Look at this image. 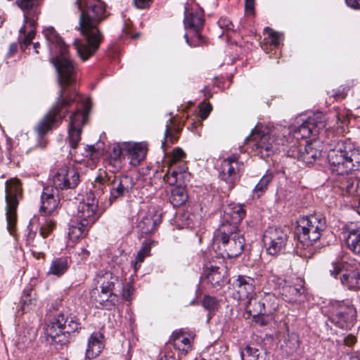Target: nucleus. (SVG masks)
<instances>
[{"instance_id": "obj_1", "label": "nucleus", "mask_w": 360, "mask_h": 360, "mask_svg": "<svg viewBox=\"0 0 360 360\" xmlns=\"http://www.w3.org/2000/svg\"><path fill=\"white\" fill-rule=\"evenodd\" d=\"M43 32L50 52L56 54L50 60L58 73L59 95L51 112L40 124V130H42L49 119H53L55 121L61 120L64 116L60 112L61 108L70 104L77 96L75 88L71 86L72 82L77 80V68L75 63L68 56L66 44L53 27H46Z\"/></svg>"}, {"instance_id": "obj_2", "label": "nucleus", "mask_w": 360, "mask_h": 360, "mask_svg": "<svg viewBox=\"0 0 360 360\" xmlns=\"http://www.w3.org/2000/svg\"><path fill=\"white\" fill-rule=\"evenodd\" d=\"M76 4L80 11L78 30L85 41L75 39L73 45L79 58L86 60L98 50L103 40L98 26L108 14L105 4L101 0H77Z\"/></svg>"}, {"instance_id": "obj_3", "label": "nucleus", "mask_w": 360, "mask_h": 360, "mask_svg": "<svg viewBox=\"0 0 360 360\" xmlns=\"http://www.w3.org/2000/svg\"><path fill=\"white\" fill-rule=\"evenodd\" d=\"M173 119L170 117L169 123L166 125L165 140L162 143V148L165 152L162 165L167 167L163 180L170 186L177 185L171 191L169 201L174 207H179L188 200V195L183 186L189 181L191 174L188 172V166L185 161L186 154L181 148H175L172 152H167V149L176 140L174 135Z\"/></svg>"}, {"instance_id": "obj_4", "label": "nucleus", "mask_w": 360, "mask_h": 360, "mask_svg": "<svg viewBox=\"0 0 360 360\" xmlns=\"http://www.w3.org/2000/svg\"><path fill=\"white\" fill-rule=\"evenodd\" d=\"M76 80L72 82L71 86L75 88L77 96L74 101H72L70 104H68L67 106H64L61 108L60 112L64 115V116L61 118L60 120H53V119L47 120L46 124L43 127L42 130L39 129V125L40 124L45 120L47 115L51 112L52 108H53V105L56 103L59 93L58 94V96L56 99V101L52 105L51 108H50L49 111L44 115V117L38 122L37 127H36V131L39 136V144L38 146L44 148L46 147L47 144V140L44 139V136L49 131H51L56 126H57L58 124L60 123L62 120L65 117L68 112V108L74 103H81L82 107L84 108L83 110L78 108L75 112H74L70 117V122H69V127H77V128H82L83 125L85 124L87 117H88V113L89 110L90 109V105L88 101H84L83 97L78 94L77 91L75 84Z\"/></svg>"}, {"instance_id": "obj_5", "label": "nucleus", "mask_w": 360, "mask_h": 360, "mask_svg": "<svg viewBox=\"0 0 360 360\" xmlns=\"http://www.w3.org/2000/svg\"><path fill=\"white\" fill-rule=\"evenodd\" d=\"M328 160L331 172L342 177L360 170V150L350 141L338 143L328 152Z\"/></svg>"}, {"instance_id": "obj_6", "label": "nucleus", "mask_w": 360, "mask_h": 360, "mask_svg": "<svg viewBox=\"0 0 360 360\" xmlns=\"http://www.w3.org/2000/svg\"><path fill=\"white\" fill-rule=\"evenodd\" d=\"M297 223L298 248L304 250L309 248L308 252L303 255L310 257L314 252L312 248L314 243L320 238L326 227V219L320 214H314L300 217Z\"/></svg>"}, {"instance_id": "obj_7", "label": "nucleus", "mask_w": 360, "mask_h": 360, "mask_svg": "<svg viewBox=\"0 0 360 360\" xmlns=\"http://www.w3.org/2000/svg\"><path fill=\"white\" fill-rule=\"evenodd\" d=\"M330 276L340 281L349 290H360V262L354 259L335 261L326 266Z\"/></svg>"}, {"instance_id": "obj_8", "label": "nucleus", "mask_w": 360, "mask_h": 360, "mask_svg": "<svg viewBox=\"0 0 360 360\" xmlns=\"http://www.w3.org/2000/svg\"><path fill=\"white\" fill-rule=\"evenodd\" d=\"M214 240L219 244V249L223 251V257L229 258L240 255L245 245L244 237L234 226H219L214 233Z\"/></svg>"}, {"instance_id": "obj_9", "label": "nucleus", "mask_w": 360, "mask_h": 360, "mask_svg": "<svg viewBox=\"0 0 360 360\" xmlns=\"http://www.w3.org/2000/svg\"><path fill=\"white\" fill-rule=\"evenodd\" d=\"M278 127L270 131L266 128L258 129L256 127L252 131V134L245 139V143L254 141L261 153L263 151L265 152L262 155L269 156L271 153L280 150V139L282 136L277 131Z\"/></svg>"}, {"instance_id": "obj_10", "label": "nucleus", "mask_w": 360, "mask_h": 360, "mask_svg": "<svg viewBox=\"0 0 360 360\" xmlns=\"http://www.w3.org/2000/svg\"><path fill=\"white\" fill-rule=\"evenodd\" d=\"M5 193L7 229L9 233L13 235L16 230L18 198L22 194L20 180L18 179L7 180L6 181Z\"/></svg>"}, {"instance_id": "obj_11", "label": "nucleus", "mask_w": 360, "mask_h": 360, "mask_svg": "<svg viewBox=\"0 0 360 360\" xmlns=\"http://www.w3.org/2000/svg\"><path fill=\"white\" fill-rule=\"evenodd\" d=\"M41 205L40 207V212L44 214V221L40 224L39 233L43 238H47L51 231L53 230L56 223L51 219H46L45 216L53 213L58 207L59 200L55 197L54 191L51 188H44V191L41 195Z\"/></svg>"}, {"instance_id": "obj_12", "label": "nucleus", "mask_w": 360, "mask_h": 360, "mask_svg": "<svg viewBox=\"0 0 360 360\" xmlns=\"http://www.w3.org/2000/svg\"><path fill=\"white\" fill-rule=\"evenodd\" d=\"M331 321L342 329H349L356 316V310L349 300L332 302Z\"/></svg>"}, {"instance_id": "obj_13", "label": "nucleus", "mask_w": 360, "mask_h": 360, "mask_svg": "<svg viewBox=\"0 0 360 360\" xmlns=\"http://www.w3.org/2000/svg\"><path fill=\"white\" fill-rule=\"evenodd\" d=\"M288 241L287 231L279 227L268 228L263 236V242L266 252L271 255H276L284 252Z\"/></svg>"}, {"instance_id": "obj_14", "label": "nucleus", "mask_w": 360, "mask_h": 360, "mask_svg": "<svg viewBox=\"0 0 360 360\" xmlns=\"http://www.w3.org/2000/svg\"><path fill=\"white\" fill-rule=\"evenodd\" d=\"M52 181L56 190L72 189L79 182V173L75 168L63 165L54 172Z\"/></svg>"}, {"instance_id": "obj_15", "label": "nucleus", "mask_w": 360, "mask_h": 360, "mask_svg": "<svg viewBox=\"0 0 360 360\" xmlns=\"http://www.w3.org/2000/svg\"><path fill=\"white\" fill-rule=\"evenodd\" d=\"M243 164L238 161V155L233 154L221 162L220 178L228 185L229 191H231L240 179V171Z\"/></svg>"}, {"instance_id": "obj_16", "label": "nucleus", "mask_w": 360, "mask_h": 360, "mask_svg": "<svg viewBox=\"0 0 360 360\" xmlns=\"http://www.w3.org/2000/svg\"><path fill=\"white\" fill-rule=\"evenodd\" d=\"M134 186L133 179L127 175L116 176L110 174V179H108L110 203L111 204L130 193Z\"/></svg>"}, {"instance_id": "obj_17", "label": "nucleus", "mask_w": 360, "mask_h": 360, "mask_svg": "<svg viewBox=\"0 0 360 360\" xmlns=\"http://www.w3.org/2000/svg\"><path fill=\"white\" fill-rule=\"evenodd\" d=\"M326 127V118L322 114L309 117L301 125L292 131V136L297 140L307 139L310 136L318 135Z\"/></svg>"}, {"instance_id": "obj_18", "label": "nucleus", "mask_w": 360, "mask_h": 360, "mask_svg": "<svg viewBox=\"0 0 360 360\" xmlns=\"http://www.w3.org/2000/svg\"><path fill=\"white\" fill-rule=\"evenodd\" d=\"M195 337V333L189 330L184 328L176 330L166 344V349L172 350L171 347H173L181 354L186 355L192 350Z\"/></svg>"}, {"instance_id": "obj_19", "label": "nucleus", "mask_w": 360, "mask_h": 360, "mask_svg": "<svg viewBox=\"0 0 360 360\" xmlns=\"http://www.w3.org/2000/svg\"><path fill=\"white\" fill-rule=\"evenodd\" d=\"M277 131L282 136L280 139V150L278 151L283 152L288 157L299 160L303 145L299 140L292 136V130L290 128L279 125Z\"/></svg>"}, {"instance_id": "obj_20", "label": "nucleus", "mask_w": 360, "mask_h": 360, "mask_svg": "<svg viewBox=\"0 0 360 360\" xmlns=\"http://www.w3.org/2000/svg\"><path fill=\"white\" fill-rule=\"evenodd\" d=\"M77 219L91 226L98 219V200L95 198L87 197L86 200L80 202L77 207Z\"/></svg>"}, {"instance_id": "obj_21", "label": "nucleus", "mask_w": 360, "mask_h": 360, "mask_svg": "<svg viewBox=\"0 0 360 360\" xmlns=\"http://www.w3.org/2000/svg\"><path fill=\"white\" fill-rule=\"evenodd\" d=\"M91 302L96 308L111 309L119 301L118 296L115 292H110L96 287L90 293Z\"/></svg>"}, {"instance_id": "obj_22", "label": "nucleus", "mask_w": 360, "mask_h": 360, "mask_svg": "<svg viewBox=\"0 0 360 360\" xmlns=\"http://www.w3.org/2000/svg\"><path fill=\"white\" fill-rule=\"evenodd\" d=\"M223 220L220 226H234L235 230L238 231V225L245 216V210L241 205L231 204L224 211Z\"/></svg>"}, {"instance_id": "obj_23", "label": "nucleus", "mask_w": 360, "mask_h": 360, "mask_svg": "<svg viewBox=\"0 0 360 360\" xmlns=\"http://www.w3.org/2000/svg\"><path fill=\"white\" fill-rule=\"evenodd\" d=\"M233 286L236 291L238 300L250 299L255 291V280L248 276L239 275L233 281Z\"/></svg>"}, {"instance_id": "obj_24", "label": "nucleus", "mask_w": 360, "mask_h": 360, "mask_svg": "<svg viewBox=\"0 0 360 360\" xmlns=\"http://www.w3.org/2000/svg\"><path fill=\"white\" fill-rule=\"evenodd\" d=\"M124 154L134 166L138 165L146 155L147 148L143 143L124 142Z\"/></svg>"}, {"instance_id": "obj_25", "label": "nucleus", "mask_w": 360, "mask_h": 360, "mask_svg": "<svg viewBox=\"0 0 360 360\" xmlns=\"http://www.w3.org/2000/svg\"><path fill=\"white\" fill-rule=\"evenodd\" d=\"M226 274L224 268L211 265L204 269L203 276L211 287L221 288L226 283Z\"/></svg>"}, {"instance_id": "obj_26", "label": "nucleus", "mask_w": 360, "mask_h": 360, "mask_svg": "<svg viewBox=\"0 0 360 360\" xmlns=\"http://www.w3.org/2000/svg\"><path fill=\"white\" fill-rule=\"evenodd\" d=\"M57 324L63 328V332L65 333L68 342H70L71 334L78 332L81 328V324L77 317L72 315L59 313L56 316Z\"/></svg>"}, {"instance_id": "obj_27", "label": "nucleus", "mask_w": 360, "mask_h": 360, "mask_svg": "<svg viewBox=\"0 0 360 360\" xmlns=\"http://www.w3.org/2000/svg\"><path fill=\"white\" fill-rule=\"evenodd\" d=\"M282 283H284V285L281 288L279 292L284 299L290 302H297L305 292L302 280H297L296 283L292 284L281 280V284Z\"/></svg>"}, {"instance_id": "obj_28", "label": "nucleus", "mask_w": 360, "mask_h": 360, "mask_svg": "<svg viewBox=\"0 0 360 360\" xmlns=\"http://www.w3.org/2000/svg\"><path fill=\"white\" fill-rule=\"evenodd\" d=\"M185 28L191 29L193 31H200L204 24V13L200 8L186 9L184 17Z\"/></svg>"}, {"instance_id": "obj_29", "label": "nucleus", "mask_w": 360, "mask_h": 360, "mask_svg": "<svg viewBox=\"0 0 360 360\" xmlns=\"http://www.w3.org/2000/svg\"><path fill=\"white\" fill-rule=\"evenodd\" d=\"M45 333L47 339L53 344L64 345L68 343L65 333L63 332L62 327L57 324L56 316L47 324L45 328Z\"/></svg>"}, {"instance_id": "obj_30", "label": "nucleus", "mask_w": 360, "mask_h": 360, "mask_svg": "<svg viewBox=\"0 0 360 360\" xmlns=\"http://www.w3.org/2000/svg\"><path fill=\"white\" fill-rule=\"evenodd\" d=\"M104 335L101 332L93 333L88 340L86 357L93 359L97 357L104 348Z\"/></svg>"}, {"instance_id": "obj_31", "label": "nucleus", "mask_w": 360, "mask_h": 360, "mask_svg": "<svg viewBox=\"0 0 360 360\" xmlns=\"http://www.w3.org/2000/svg\"><path fill=\"white\" fill-rule=\"evenodd\" d=\"M94 281L96 285H98V288L110 292H114L113 290L115 289V286H120L122 284V281L118 276H114L110 271L98 273Z\"/></svg>"}, {"instance_id": "obj_32", "label": "nucleus", "mask_w": 360, "mask_h": 360, "mask_svg": "<svg viewBox=\"0 0 360 360\" xmlns=\"http://www.w3.org/2000/svg\"><path fill=\"white\" fill-rule=\"evenodd\" d=\"M258 306L260 307L259 312L263 311L264 315L271 316L278 308L279 300L274 294L264 293Z\"/></svg>"}, {"instance_id": "obj_33", "label": "nucleus", "mask_w": 360, "mask_h": 360, "mask_svg": "<svg viewBox=\"0 0 360 360\" xmlns=\"http://www.w3.org/2000/svg\"><path fill=\"white\" fill-rule=\"evenodd\" d=\"M346 243L350 250L360 255V226L352 224L347 229Z\"/></svg>"}, {"instance_id": "obj_34", "label": "nucleus", "mask_w": 360, "mask_h": 360, "mask_svg": "<svg viewBox=\"0 0 360 360\" xmlns=\"http://www.w3.org/2000/svg\"><path fill=\"white\" fill-rule=\"evenodd\" d=\"M340 181L341 188L345 190L349 195H360V176L354 172L342 177Z\"/></svg>"}, {"instance_id": "obj_35", "label": "nucleus", "mask_w": 360, "mask_h": 360, "mask_svg": "<svg viewBox=\"0 0 360 360\" xmlns=\"http://www.w3.org/2000/svg\"><path fill=\"white\" fill-rule=\"evenodd\" d=\"M321 155V150L317 148L313 143H307L303 145L299 160L307 165L313 164Z\"/></svg>"}, {"instance_id": "obj_36", "label": "nucleus", "mask_w": 360, "mask_h": 360, "mask_svg": "<svg viewBox=\"0 0 360 360\" xmlns=\"http://www.w3.org/2000/svg\"><path fill=\"white\" fill-rule=\"evenodd\" d=\"M108 179H110V174L104 173L103 175L101 174L97 176L93 183V191L89 193V197L91 198H100L106 191H108Z\"/></svg>"}, {"instance_id": "obj_37", "label": "nucleus", "mask_w": 360, "mask_h": 360, "mask_svg": "<svg viewBox=\"0 0 360 360\" xmlns=\"http://www.w3.org/2000/svg\"><path fill=\"white\" fill-rule=\"evenodd\" d=\"M300 347V342L297 335L295 333L288 334L284 336L281 348L283 353L290 356L295 353Z\"/></svg>"}, {"instance_id": "obj_38", "label": "nucleus", "mask_w": 360, "mask_h": 360, "mask_svg": "<svg viewBox=\"0 0 360 360\" xmlns=\"http://www.w3.org/2000/svg\"><path fill=\"white\" fill-rule=\"evenodd\" d=\"M200 304L208 312L207 321H209L219 309L220 301L214 296L205 295L200 300Z\"/></svg>"}, {"instance_id": "obj_39", "label": "nucleus", "mask_w": 360, "mask_h": 360, "mask_svg": "<svg viewBox=\"0 0 360 360\" xmlns=\"http://www.w3.org/2000/svg\"><path fill=\"white\" fill-rule=\"evenodd\" d=\"M69 266L70 259L68 257L56 258L51 262L48 274L60 277L68 271Z\"/></svg>"}, {"instance_id": "obj_40", "label": "nucleus", "mask_w": 360, "mask_h": 360, "mask_svg": "<svg viewBox=\"0 0 360 360\" xmlns=\"http://www.w3.org/2000/svg\"><path fill=\"white\" fill-rule=\"evenodd\" d=\"M155 243V240H152L150 239H146L143 242L141 249L137 252L135 261L133 262L134 269L135 271L140 268L144 259L150 255L151 248Z\"/></svg>"}, {"instance_id": "obj_41", "label": "nucleus", "mask_w": 360, "mask_h": 360, "mask_svg": "<svg viewBox=\"0 0 360 360\" xmlns=\"http://www.w3.org/2000/svg\"><path fill=\"white\" fill-rule=\"evenodd\" d=\"M158 223L155 216L147 215L144 217L138 224L137 227L142 234H150L155 231Z\"/></svg>"}, {"instance_id": "obj_42", "label": "nucleus", "mask_w": 360, "mask_h": 360, "mask_svg": "<svg viewBox=\"0 0 360 360\" xmlns=\"http://www.w3.org/2000/svg\"><path fill=\"white\" fill-rule=\"evenodd\" d=\"M194 215L188 212H178L174 222L179 229L190 228L193 226Z\"/></svg>"}, {"instance_id": "obj_43", "label": "nucleus", "mask_w": 360, "mask_h": 360, "mask_svg": "<svg viewBox=\"0 0 360 360\" xmlns=\"http://www.w3.org/2000/svg\"><path fill=\"white\" fill-rule=\"evenodd\" d=\"M36 302L32 288L25 289L20 302L22 310L25 312L32 309L36 305Z\"/></svg>"}, {"instance_id": "obj_44", "label": "nucleus", "mask_w": 360, "mask_h": 360, "mask_svg": "<svg viewBox=\"0 0 360 360\" xmlns=\"http://www.w3.org/2000/svg\"><path fill=\"white\" fill-rule=\"evenodd\" d=\"M89 225H85L82 221L73 222L69 225L68 236L72 240L79 238L86 231H87Z\"/></svg>"}, {"instance_id": "obj_45", "label": "nucleus", "mask_w": 360, "mask_h": 360, "mask_svg": "<svg viewBox=\"0 0 360 360\" xmlns=\"http://www.w3.org/2000/svg\"><path fill=\"white\" fill-rule=\"evenodd\" d=\"M259 355V349L253 345H248L240 352L242 360H260Z\"/></svg>"}, {"instance_id": "obj_46", "label": "nucleus", "mask_w": 360, "mask_h": 360, "mask_svg": "<svg viewBox=\"0 0 360 360\" xmlns=\"http://www.w3.org/2000/svg\"><path fill=\"white\" fill-rule=\"evenodd\" d=\"M82 129L68 127V140L70 146L75 149L81 140V134Z\"/></svg>"}, {"instance_id": "obj_47", "label": "nucleus", "mask_w": 360, "mask_h": 360, "mask_svg": "<svg viewBox=\"0 0 360 360\" xmlns=\"http://www.w3.org/2000/svg\"><path fill=\"white\" fill-rule=\"evenodd\" d=\"M272 178L273 176L271 174H266L262 177L253 190V193L257 194V198H259L260 195L266 190L268 185L272 180Z\"/></svg>"}, {"instance_id": "obj_48", "label": "nucleus", "mask_w": 360, "mask_h": 360, "mask_svg": "<svg viewBox=\"0 0 360 360\" xmlns=\"http://www.w3.org/2000/svg\"><path fill=\"white\" fill-rule=\"evenodd\" d=\"M186 43L193 47L202 45L205 43L202 36L200 34V31H193L192 37H188V34L184 36Z\"/></svg>"}, {"instance_id": "obj_49", "label": "nucleus", "mask_w": 360, "mask_h": 360, "mask_svg": "<svg viewBox=\"0 0 360 360\" xmlns=\"http://www.w3.org/2000/svg\"><path fill=\"white\" fill-rule=\"evenodd\" d=\"M265 31L267 32L269 39V43L274 48H277L280 45V41L283 39V35L273 30L266 27Z\"/></svg>"}, {"instance_id": "obj_50", "label": "nucleus", "mask_w": 360, "mask_h": 360, "mask_svg": "<svg viewBox=\"0 0 360 360\" xmlns=\"http://www.w3.org/2000/svg\"><path fill=\"white\" fill-rule=\"evenodd\" d=\"M258 303H259V300L257 299H250L249 303L247 305V311L248 312L255 318L257 316H264L262 312H259L260 307L258 306Z\"/></svg>"}, {"instance_id": "obj_51", "label": "nucleus", "mask_w": 360, "mask_h": 360, "mask_svg": "<svg viewBox=\"0 0 360 360\" xmlns=\"http://www.w3.org/2000/svg\"><path fill=\"white\" fill-rule=\"evenodd\" d=\"M34 335H31L29 334L27 336L25 333L23 335H20L18 338V345L20 348L24 349L30 347L32 345V341L34 340Z\"/></svg>"}, {"instance_id": "obj_52", "label": "nucleus", "mask_w": 360, "mask_h": 360, "mask_svg": "<svg viewBox=\"0 0 360 360\" xmlns=\"http://www.w3.org/2000/svg\"><path fill=\"white\" fill-rule=\"evenodd\" d=\"M15 3L23 11H29L38 5V0H17Z\"/></svg>"}, {"instance_id": "obj_53", "label": "nucleus", "mask_w": 360, "mask_h": 360, "mask_svg": "<svg viewBox=\"0 0 360 360\" xmlns=\"http://www.w3.org/2000/svg\"><path fill=\"white\" fill-rule=\"evenodd\" d=\"M118 287L122 290L121 295L122 298L127 301H130L131 300V295L134 292V288L132 285L130 283H127L124 285L122 283L121 285Z\"/></svg>"}, {"instance_id": "obj_54", "label": "nucleus", "mask_w": 360, "mask_h": 360, "mask_svg": "<svg viewBox=\"0 0 360 360\" xmlns=\"http://www.w3.org/2000/svg\"><path fill=\"white\" fill-rule=\"evenodd\" d=\"M328 94H330L331 96L334 97L336 100H342L346 97L347 90L346 87H340L336 90L333 89Z\"/></svg>"}, {"instance_id": "obj_55", "label": "nucleus", "mask_w": 360, "mask_h": 360, "mask_svg": "<svg viewBox=\"0 0 360 360\" xmlns=\"http://www.w3.org/2000/svg\"><path fill=\"white\" fill-rule=\"evenodd\" d=\"M123 147L124 143H122L116 146H114L112 151L110 152L111 158L116 160L119 158H120L121 155L124 156Z\"/></svg>"}, {"instance_id": "obj_56", "label": "nucleus", "mask_w": 360, "mask_h": 360, "mask_svg": "<svg viewBox=\"0 0 360 360\" xmlns=\"http://www.w3.org/2000/svg\"><path fill=\"white\" fill-rule=\"evenodd\" d=\"M86 157H89L93 161L98 159L101 153L95 148L94 145L87 146L86 148Z\"/></svg>"}, {"instance_id": "obj_57", "label": "nucleus", "mask_w": 360, "mask_h": 360, "mask_svg": "<svg viewBox=\"0 0 360 360\" xmlns=\"http://www.w3.org/2000/svg\"><path fill=\"white\" fill-rule=\"evenodd\" d=\"M35 35L34 31L29 32L24 37L22 41L20 43V49L24 50L30 44H32V41L34 39Z\"/></svg>"}, {"instance_id": "obj_58", "label": "nucleus", "mask_w": 360, "mask_h": 360, "mask_svg": "<svg viewBox=\"0 0 360 360\" xmlns=\"http://www.w3.org/2000/svg\"><path fill=\"white\" fill-rule=\"evenodd\" d=\"M218 25L222 30H226V31H230L233 30V25L228 18H221L218 21Z\"/></svg>"}, {"instance_id": "obj_59", "label": "nucleus", "mask_w": 360, "mask_h": 360, "mask_svg": "<svg viewBox=\"0 0 360 360\" xmlns=\"http://www.w3.org/2000/svg\"><path fill=\"white\" fill-rule=\"evenodd\" d=\"M212 110V105L208 103H206L204 106L200 108V117L202 120L206 119L210 115V112Z\"/></svg>"}, {"instance_id": "obj_60", "label": "nucleus", "mask_w": 360, "mask_h": 360, "mask_svg": "<svg viewBox=\"0 0 360 360\" xmlns=\"http://www.w3.org/2000/svg\"><path fill=\"white\" fill-rule=\"evenodd\" d=\"M339 360H360V353L359 352H352L341 356Z\"/></svg>"}, {"instance_id": "obj_61", "label": "nucleus", "mask_w": 360, "mask_h": 360, "mask_svg": "<svg viewBox=\"0 0 360 360\" xmlns=\"http://www.w3.org/2000/svg\"><path fill=\"white\" fill-rule=\"evenodd\" d=\"M255 10V0H245V11L247 15H253Z\"/></svg>"}, {"instance_id": "obj_62", "label": "nucleus", "mask_w": 360, "mask_h": 360, "mask_svg": "<svg viewBox=\"0 0 360 360\" xmlns=\"http://www.w3.org/2000/svg\"><path fill=\"white\" fill-rule=\"evenodd\" d=\"M129 27H130V22H125L124 27H123L124 33L126 35L129 36L131 38H132L134 39H136L139 38V35H140V33L139 32H136V34H132Z\"/></svg>"}, {"instance_id": "obj_63", "label": "nucleus", "mask_w": 360, "mask_h": 360, "mask_svg": "<svg viewBox=\"0 0 360 360\" xmlns=\"http://www.w3.org/2000/svg\"><path fill=\"white\" fill-rule=\"evenodd\" d=\"M343 342L346 346L352 347L356 342V338L352 334H349L344 338Z\"/></svg>"}, {"instance_id": "obj_64", "label": "nucleus", "mask_w": 360, "mask_h": 360, "mask_svg": "<svg viewBox=\"0 0 360 360\" xmlns=\"http://www.w3.org/2000/svg\"><path fill=\"white\" fill-rule=\"evenodd\" d=\"M159 360H177L175 356V353L172 350L168 351L165 349L164 355H162Z\"/></svg>"}]
</instances>
